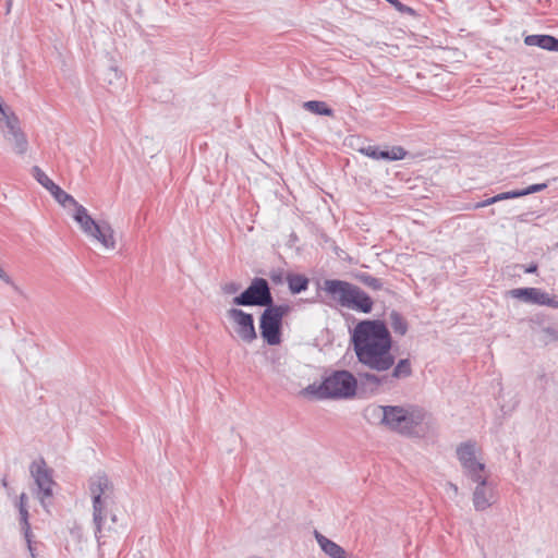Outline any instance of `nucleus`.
<instances>
[{"label": "nucleus", "mask_w": 558, "mask_h": 558, "mask_svg": "<svg viewBox=\"0 0 558 558\" xmlns=\"http://www.w3.org/2000/svg\"><path fill=\"white\" fill-rule=\"evenodd\" d=\"M350 341L357 362L362 365L377 373L392 368L390 374H386L390 386L398 379L411 376L409 359H401L395 365L396 357L391 353L393 340L385 320H360L350 332Z\"/></svg>", "instance_id": "f257e3e1"}, {"label": "nucleus", "mask_w": 558, "mask_h": 558, "mask_svg": "<svg viewBox=\"0 0 558 558\" xmlns=\"http://www.w3.org/2000/svg\"><path fill=\"white\" fill-rule=\"evenodd\" d=\"M368 421L378 420L388 429L403 436H421L422 425L428 416L427 412L417 405H368L364 410Z\"/></svg>", "instance_id": "f03ea898"}, {"label": "nucleus", "mask_w": 558, "mask_h": 558, "mask_svg": "<svg viewBox=\"0 0 558 558\" xmlns=\"http://www.w3.org/2000/svg\"><path fill=\"white\" fill-rule=\"evenodd\" d=\"M356 391V377L347 369H338L325 376L319 385H308L301 393L317 400H339L353 398Z\"/></svg>", "instance_id": "7ed1b4c3"}, {"label": "nucleus", "mask_w": 558, "mask_h": 558, "mask_svg": "<svg viewBox=\"0 0 558 558\" xmlns=\"http://www.w3.org/2000/svg\"><path fill=\"white\" fill-rule=\"evenodd\" d=\"M89 490L93 498V522L95 525V537L100 545V539L107 536V532H116L118 518L116 514L110 515L111 524L104 526L107 518L108 500L113 494V485L106 474H97L89 481Z\"/></svg>", "instance_id": "20e7f679"}, {"label": "nucleus", "mask_w": 558, "mask_h": 558, "mask_svg": "<svg viewBox=\"0 0 558 558\" xmlns=\"http://www.w3.org/2000/svg\"><path fill=\"white\" fill-rule=\"evenodd\" d=\"M322 291L338 305L360 313L368 314L373 311V299L360 287L340 279H326Z\"/></svg>", "instance_id": "39448f33"}, {"label": "nucleus", "mask_w": 558, "mask_h": 558, "mask_svg": "<svg viewBox=\"0 0 558 558\" xmlns=\"http://www.w3.org/2000/svg\"><path fill=\"white\" fill-rule=\"evenodd\" d=\"M291 311L288 304H272L259 316L260 337L268 345H278L282 341L283 318Z\"/></svg>", "instance_id": "423d86ee"}, {"label": "nucleus", "mask_w": 558, "mask_h": 558, "mask_svg": "<svg viewBox=\"0 0 558 558\" xmlns=\"http://www.w3.org/2000/svg\"><path fill=\"white\" fill-rule=\"evenodd\" d=\"M73 218L86 234L98 240L105 247L114 248V231L107 221L94 220L83 205H77Z\"/></svg>", "instance_id": "0eeeda50"}, {"label": "nucleus", "mask_w": 558, "mask_h": 558, "mask_svg": "<svg viewBox=\"0 0 558 558\" xmlns=\"http://www.w3.org/2000/svg\"><path fill=\"white\" fill-rule=\"evenodd\" d=\"M232 303L236 306L267 307L275 301L268 281L265 278L255 277L244 291L233 298Z\"/></svg>", "instance_id": "6e6552de"}, {"label": "nucleus", "mask_w": 558, "mask_h": 558, "mask_svg": "<svg viewBox=\"0 0 558 558\" xmlns=\"http://www.w3.org/2000/svg\"><path fill=\"white\" fill-rule=\"evenodd\" d=\"M456 454L464 475L470 480H477L480 474L485 473L486 465L476 459L475 440L470 439L461 442L456 449Z\"/></svg>", "instance_id": "1a4fd4ad"}, {"label": "nucleus", "mask_w": 558, "mask_h": 558, "mask_svg": "<svg viewBox=\"0 0 558 558\" xmlns=\"http://www.w3.org/2000/svg\"><path fill=\"white\" fill-rule=\"evenodd\" d=\"M227 316L235 323V332L242 341L252 343L256 340L257 333L252 314L240 308L232 307L227 311Z\"/></svg>", "instance_id": "9d476101"}, {"label": "nucleus", "mask_w": 558, "mask_h": 558, "mask_svg": "<svg viewBox=\"0 0 558 558\" xmlns=\"http://www.w3.org/2000/svg\"><path fill=\"white\" fill-rule=\"evenodd\" d=\"M29 471L38 487L40 501L45 506V499L52 496V486L54 485L52 470L48 469L44 458H40L31 464Z\"/></svg>", "instance_id": "9b49d317"}, {"label": "nucleus", "mask_w": 558, "mask_h": 558, "mask_svg": "<svg viewBox=\"0 0 558 558\" xmlns=\"http://www.w3.org/2000/svg\"><path fill=\"white\" fill-rule=\"evenodd\" d=\"M471 481L477 484L473 492L474 508L476 511H485L494 504V488L484 473L480 474V478Z\"/></svg>", "instance_id": "f8f14e48"}, {"label": "nucleus", "mask_w": 558, "mask_h": 558, "mask_svg": "<svg viewBox=\"0 0 558 558\" xmlns=\"http://www.w3.org/2000/svg\"><path fill=\"white\" fill-rule=\"evenodd\" d=\"M359 151L374 160L396 161L401 160L407 155V151L401 146H393L388 148L378 145H367L359 149Z\"/></svg>", "instance_id": "ddd939ff"}, {"label": "nucleus", "mask_w": 558, "mask_h": 558, "mask_svg": "<svg viewBox=\"0 0 558 558\" xmlns=\"http://www.w3.org/2000/svg\"><path fill=\"white\" fill-rule=\"evenodd\" d=\"M357 389L361 392L376 393L383 387H390L386 374L378 375L369 372L357 373Z\"/></svg>", "instance_id": "4468645a"}, {"label": "nucleus", "mask_w": 558, "mask_h": 558, "mask_svg": "<svg viewBox=\"0 0 558 558\" xmlns=\"http://www.w3.org/2000/svg\"><path fill=\"white\" fill-rule=\"evenodd\" d=\"M3 138L11 145L12 150L19 155L24 156L28 149V141L21 129V125L13 131H4Z\"/></svg>", "instance_id": "2eb2a0df"}, {"label": "nucleus", "mask_w": 558, "mask_h": 558, "mask_svg": "<svg viewBox=\"0 0 558 558\" xmlns=\"http://www.w3.org/2000/svg\"><path fill=\"white\" fill-rule=\"evenodd\" d=\"M526 46H535L547 51L558 52V38L547 34L527 35L524 37Z\"/></svg>", "instance_id": "dca6fc26"}, {"label": "nucleus", "mask_w": 558, "mask_h": 558, "mask_svg": "<svg viewBox=\"0 0 558 558\" xmlns=\"http://www.w3.org/2000/svg\"><path fill=\"white\" fill-rule=\"evenodd\" d=\"M544 293L538 288H517L509 291L512 298L537 305H542Z\"/></svg>", "instance_id": "f3484780"}, {"label": "nucleus", "mask_w": 558, "mask_h": 558, "mask_svg": "<svg viewBox=\"0 0 558 558\" xmlns=\"http://www.w3.org/2000/svg\"><path fill=\"white\" fill-rule=\"evenodd\" d=\"M19 117L12 111V109L7 106L3 99L0 97V129L3 133L4 131H13L17 126H20Z\"/></svg>", "instance_id": "a211bd4d"}, {"label": "nucleus", "mask_w": 558, "mask_h": 558, "mask_svg": "<svg viewBox=\"0 0 558 558\" xmlns=\"http://www.w3.org/2000/svg\"><path fill=\"white\" fill-rule=\"evenodd\" d=\"M315 538L322 550L331 558H345V550L333 541L315 531Z\"/></svg>", "instance_id": "6ab92c4d"}, {"label": "nucleus", "mask_w": 558, "mask_h": 558, "mask_svg": "<svg viewBox=\"0 0 558 558\" xmlns=\"http://www.w3.org/2000/svg\"><path fill=\"white\" fill-rule=\"evenodd\" d=\"M102 82L108 86L109 92L120 88L123 85L124 78L119 69L110 64L101 73Z\"/></svg>", "instance_id": "aec40b11"}, {"label": "nucleus", "mask_w": 558, "mask_h": 558, "mask_svg": "<svg viewBox=\"0 0 558 558\" xmlns=\"http://www.w3.org/2000/svg\"><path fill=\"white\" fill-rule=\"evenodd\" d=\"M286 281L292 294H300L306 291L310 284V279L305 275L295 272H288L286 275Z\"/></svg>", "instance_id": "412c9836"}, {"label": "nucleus", "mask_w": 558, "mask_h": 558, "mask_svg": "<svg viewBox=\"0 0 558 558\" xmlns=\"http://www.w3.org/2000/svg\"><path fill=\"white\" fill-rule=\"evenodd\" d=\"M17 509H19V513H20L21 530H22L25 541L27 543L28 550L32 555V558H36L35 554H34L33 546H32V531H31V524L28 522V517H29L28 510H27V508H25L23 506Z\"/></svg>", "instance_id": "4be33fe9"}, {"label": "nucleus", "mask_w": 558, "mask_h": 558, "mask_svg": "<svg viewBox=\"0 0 558 558\" xmlns=\"http://www.w3.org/2000/svg\"><path fill=\"white\" fill-rule=\"evenodd\" d=\"M303 108L318 116L333 117V110L320 100H308L303 104Z\"/></svg>", "instance_id": "5701e85b"}, {"label": "nucleus", "mask_w": 558, "mask_h": 558, "mask_svg": "<svg viewBox=\"0 0 558 558\" xmlns=\"http://www.w3.org/2000/svg\"><path fill=\"white\" fill-rule=\"evenodd\" d=\"M390 326L396 335L404 336L408 331L409 325L405 318L398 312L391 311L389 314Z\"/></svg>", "instance_id": "b1692460"}, {"label": "nucleus", "mask_w": 558, "mask_h": 558, "mask_svg": "<svg viewBox=\"0 0 558 558\" xmlns=\"http://www.w3.org/2000/svg\"><path fill=\"white\" fill-rule=\"evenodd\" d=\"M50 193L53 196V198L63 207L71 205L74 206L76 209L77 205H80L72 195L68 194L57 184L52 187Z\"/></svg>", "instance_id": "393cba45"}, {"label": "nucleus", "mask_w": 558, "mask_h": 558, "mask_svg": "<svg viewBox=\"0 0 558 558\" xmlns=\"http://www.w3.org/2000/svg\"><path fill=\"white\" fill-rule=\"evenodd\" d=\"M355 279L367 288L377 291L383 288V281L368 272L361 271L355 275Z\"/></svg>", "instance_id": "a878e982"}, {"label": "nucleus", "mask_w": 558, "mask_h": 558, "mask_svg": "<svg viewBox=\"0 0 558 558\" xmlns=\"http://www.w3.org/2000/svg\"><path fill=\"white\" fill-rule=\"evenodd\" d=\"M32 173L35 180L49 192L56 185V183L38 166H34L32 168Z\"/></svg>", "instance_id": "bb28decb"}, {"label": "nucleus", "mask_w": 558, "mask_h": 558, "mask_svg": "<svg viewBox=\"0 0 558 558\" xmlns=\"http://www.w3.org/2000/svg\"><path fill=\"white\" fill-rule=\"evenodd\" d=\"M541 331L543 333L541 340L545 345L558 341V330L555 325L544 326Z\"/></svg>", "instance_id": "cd10ccee"}, {"label": "nucleus", "mask_w": 558, "mask_h": 558, "mask_svg": "<svg viewBox=\"0 0 558 558\" xmlns=\"http://www.w3.org/2000/svg\"><path fill=\"white\" fill-rule=\"evenodd\" d=\"M547 186H548V182L531 184L525 189H520L521 196L523 197V196H526V195H530L533 193L544 191L545 189H547Z\"/></svg>", "instance_id": "c85d7f7f"}, {"label": "nucleus", "mask_w": 558, "mask_h": 558, "mask_svg": "<svg viewBox=\"0 0 558 558\" xmlns=\"http://www.w3.org/2000/svg\"><path fill=\"white\" fill-rule=\"evenodd\" d=\"M388 3H390L398 12L402 13V14H409V15H415V11L403 4L401 1L399 0H386Z\"/></svg>", "instance_id": "c756f323"}, {"label": "nucleus", "mask_w": 558, "mask_h": 558, "mask_svg": "<svg viewBox=\"0 0 558 558\" xmlns=\"http://www.w3.org/2000/svg\"><path fill=\"white\" fill-rule=\"evenodd\" d=\"M518 197H522L520 190H512V191L502 192V193L497 194L495 201H497V203H498L501 201L512 199V198H518Z\"/></svg>", "instance_id": "7c9ffc66"}, {"label": "nucleus", "mask_w": 558, "mask_h": 558, "mask_svg": "<svg viewBox=\"0 0 558 558\" xmlns=\"http://www.w3.org/2000/svg\"><path fill=\"white\" fill-rule=\"evenodd\" d=\"M269 278L275 284H282L286 281V276L281 269L271 270Z\"/></svg>", "instance_id": "2f4dec72"}, {"label": "nucleus", "mask_w": 558, "mask_h": 558, "mask_svg": "<svg viewBox=\"0 0 558 558\" xmlns=\"http://www.w3.org/2000/svg\"><path fill=\"white\" fill-rule=\"evenodd\" d=\"M241 289V284L234 281L227 282L221 287L225 294H234Z\"/></svg>", "instance_id": "473e14b6"}, {"label": "nucleus", "mask_w": 558, "mask_h": 558, "mask_svg": "<svg viewBox=\"0 0 558 558\" xmlns=\"http://www.w3.org/2000/svg\"><path fill=\"white\" fill-rule=\"evenodd\" d=\"M542 305L558 308V295L550 296L548 293L545 292Z\"/></svg>", "instance_id": "72a5a7b5"}, {"label": "nucleus", "mask_w": 558, "mask_h": 558, "mask_svg": "<svg viewBox=\"0 0 558 558\" xmlns=\"http://www.w3.org/2000/svg\"><path fill=\"white\" fill-rule=\"evenodd\" d=\"M496 199V195L492 196V197H488L482 202H477L473 205H471L469 208H472V209H480V208H483V207H486V206H490L493 204H496L497 201Z\"/></svg>", "instance_id": "f704fd0d"}, {"label": "nucleus", "mask_w": 558, "mask_h": 558, "mask_svg": "<svg viewBox=\"0 0 558 558\" xmlns=\"http://www.w3.org/2000/svg\"><path fill=\"white\" fill-rule=\"evenodd\" d=\"M25 507L27 508V495L25 493H22L19 497V501L16 502V507Z\"/></svg>", "instance_id": "c9c22d12"}, {"label": "nucleus", "mask_w": 558, "mask_h": 558, "mask_svg": "<svg viewBox=\"0 0 558 558\" xmlns=\"http://www.w3.org/2000/svg\"><path fill=\"white\" fill-rule=\"evenodd\" d=\"M537 268H538V267H537V264L532 263V264H530L527 267H525L524 271H525L526 274H535V272L537 271Z\"/></svg>", "instance_id": "e433bc0d"}, {"label": "nucleus", "mask_w": 558, "mask_h": 558, "mask_svg": "<svg viewBox=\"0 0 558 558\" xmlns=\"http://www.w3.org/2000/svg\"><path fill=\"white\" fill-rule=\"evenodd\" d=\"M529 215H530V213L521 214V215L518 216V220L521 221V222H526L529 220L527 219Z\"/></svg>", "instance_id": "4c0bfd02"}, {"label": "nucleus", "mask_w": 558, "mask_h": 558, "mask_svg": "<svg viewBox=\"0 0 558 558\" xmlns=\"http://www.w3.org/2000/svg\"><path fill=\"white\" fill-rule=\"evenodd\" d=\"M449 486H450L451 490L454 492V494H458V486L457 485H454L452 483H449Z\"/></svg>", "instance_id": "58836bf2"}, {"label": "nucleus", "mask_w": 558, "mask_h": 558, "mask_svg": "<svg viewBox=\"0 0 558 558\" xmlns=\"http://www.w3.org/2000/svg\"><path fill=\"white\" fill-rule=\"evenodd\" d=\"M2 486H3V487H8V481H7V478H5V477L2 480Z\"/></svg>", "instance_id": "ea45409f"}, {"label": "nucleus", "mask_w": 558, "mask_h": 558, "mask_svg": "<svg viewBox=\"0 0 558 558\" xmlns=\"http://www.w3.org/2000/svg\"><path fill=\"white\" fill-rule=\"evenodd\" d=\"M247 558H263V557H255V556H254V557H247Z\"/></svg>", "instance_id": "a19ab883"}]
</instances>
